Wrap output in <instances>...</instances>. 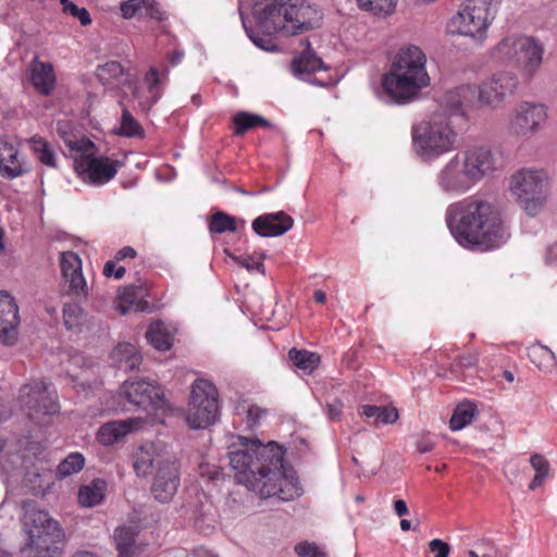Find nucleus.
<instances>
[{"label": "nucleus", "instance_id": "nucleus-15", "mask_svg": "<svg viewBox=\"0 0 557 557\" xmlns=\"http://www.w3.org/2000/svg\"><path fill=\"white\" fill-rule=\"evenodd\" d=\"M121 394L129 404L141 407L145 410L148 407L160 408L164 404L162 387L145 380L125 381L121 386Z\"/></svg>", "mask_w": 557, "mask_h": 557}, {"label": "nucleus", "instance_id": "nucleus-11", "mask_svg": "<svg viewBox=\"0 0 557 557\" xmlns=\"http://www.w3.org/2000/svg\"><path fill=\"white\" fill-rule=\"evenodd\" d=\"M122 165L123 163L119 160L94 154H81L74 160V170L77 175L94 185H103L110 182Z\"/></svg>", "mask_w": 557, "mask_h": 557}, {"label": "nucleus", "instance_id": "nucleus-61", "mask_svg": "<svg viewBox=\"0 0 557 557\" xmlns=\"http://www.w3.org/2000/svg\"><path fill=\"white\" fill-rule=\"evenodd\" d=\"M82 311L81 307L77 305H65L63 308V314L65 319V324H69L70 318H76L77 314Z\"/></svg>", "mask_w": 557, "mask_h": 557}, {"label": "nucleus", "instance_id": "nucleus-22", "mask_svg": "<svg viewBox=\"0 0 557 557\" xmlns=\"http://www.w3.org/2000/svg\"><path fill=\"white\" fill-rule=\"evenodd\" d=\"M304 50L294 57L290 67L295 76L305 79L306 76L311 75L318 71H329L330 66L317 54L308 38L300 40Z\"/></svg>", "mask_w": 557, "mask_h": 557}, {"label": "nucleus", "instance_id": "nucleus-43", "mask_svg": "<svg viewBox=\"0 0 557 557\" xmlns=\"http://www.w3.org/2000/svg\"><path fill=\"white\" fill-rule=\"evenodd\" d=\"M124 74V67L117 61H109L100 64L96 69V76L103 84L107 85L111 79H115Z\"/></svg>", "mask_w": 557, "mask_h": 557}, {"label": "nucleus", "instance_id": "nucleus-33", "mask_svg": "<svg viewBox=\"0 0 557 557\" xmlns=\"http://www.w3.org/2000/svg\"><path fill=\"white\" fill-rule=\"evenodd\" d=\"M208 230L211 234L235 233L237 219L225 211L216 210L208 216Z\"/></svg>", "mask_w": 557, "mask_h": 557}, {"label": "nucleus", "instance_id": "nucleus-38", "mask_svg": "<svg viewBox=\"0 0 557 557\" xmlns=\"http://www.w3.org/2000/svg\"><path fill=\"white\" fill-rule=\"evenodd\" d=\"M30 145L34 153L42 164L49 168H57L55 153L45 138L34 136L30 138Z\"/></svg>", "mask_w": 557, "mask_h": 557}, {"label": "nucleus", "instance_id": "nucleus-3", "mask_svg": "<svg viewBox=\"0 0 557 557\" xmlns=\"http://www.w3.org/2000/svg\"><path fill=\"white\" fill-rule=\"evenodd\" d=\"M418 46L401 47L382 74L379 97L389 104L405 106L418 98Z\"/></svg>", "mask_w": 557, "mask_h": 557}, {"label": "nucleus", "instance_id": "nucleus-32", "mask_svg": "<svg viewBox=\"0 0 557 557\" xmlns=\"http://www.w3.org/2000/svg\"><path fill=\"white\" fill-rule=\"evenodd\" d=\"M107 482L102 479H95L89 484L83 485L78 491V502L84 507L99 505L106 495Z\"/></svg>", "mask_w": 557, "mask_h": 557}, {"label": "nucleus", "instance_id": "nucleus-44", "mask_svg": "<svg viewBox=\"0 0 557 557\" xmlns=\"http://www.w3.org/2000/svg\"><path fill=\"white\" fill-rule=\"evenodd\" d=\"M60 268L62 276L64 278H69L70 275H73L82 270V260L79 256L74 251H63L61 252Z\"/></svg>", "mask_w": 557, "mask_h": 557}, {"label": "nucleus", "instance_id": "nucleus-27", "mask_svg": "<svg viewBox=\"0 0 557 557\" xmlns=\"http://www.w3.org/2000/svg\"><path fill=\"white\" fill-rule=\"evenodd\" d=\"M177 327L162 320L152 321L147 331L146 338L152 348H172L175 345Z\"/></svg>", "mask_w": 557, "mask_h": 557}, {"label": "nucleus", "instance_id": "nucleus-23", "mask_svg": "<svg viewBox=\"0 0 557 557\" xmlns=\"http://www.w3.org/2000/svg\"><path fill=\"white\" fill-rule=\"evenodd\" d=\"M543 47L533 38L520 36L516 42V62L529 75H533L542 64Z\"/></svg>", "mask_w": 557, "mask_h": 557}, {"label": "nucleus", "instance_id": "nucleus-13", "mask_svg": "<svg viewBox=\"0 0 557 557\" xmlns=\"http://www.w3.org/2000/svg\"><path fill=\"white\" fill-rule=\"evenodd\" d=\"M290 0H253L252 13L258 27L268 34L282 33L286 26L285 10Z\"/></svg>", "mask_w": 557, "mask_h": 557}, {"label": "nucleus", "instance_id": "nucleus-55", "mask_svg": "<svg viewBox=\"0 0 557 557\" xmlns=\"http://www.w3.org/2000/svg\"><path fill=\"white\" fill-rule=\"evenodd\" d=\"M126 273L125 267H117L114 260H109L104 263L103 275L106 277L122 278Z\"/></svg>", "mask_w": 557, "mask_h": 557}, {"label": "nucleus", "instance_id": "nucleus-53", "mask_svg": "<svg viewBox=\"0 0 557 557\" xmlns=\"http://www.w3.org/2000/svg\"><path fill=\"white\" fill-rule=\"evenodd\" d=\"M145 14L146 16L162 22L166 20L165 12L161 10L159 3L154 0H145Z\"/></svg>", "mask_w": 557, "mask_h": 557}, {"label": "nucleus", "instance_id": "nucleus-48", "mask_svg": "<svg viewBox=\"0 0 557 557\" xmlns=\"http://www.w3.org/2000/svg\"><path fill=\"white\" fill-rule=\"evenodd\" d=\"M69 283L67 293L76 298H87V283L83 275V271L70 275L69 278H64Z\"/></svg>", "mask_w": 557, "mask_h": 557}, {"label": "nucleus", "instance_id": "nucleus-54", "mask_svg": "<svg viewBox=\"0 0 557 557\" xmlns=\"http://www.w3.org/2000/svg\"><path fill=\"white\" fill-rule=\"evenodd\" d=\"M429 552L433 554L434 557H448L450 547L446 542L434 539L429 543Z\"/></svg>", "mask_w": 557, "mask_h": 557}, {"label": "nucleus", "instance_id": "nucleus-47", "mask_svg": "<svg viewBox=\"0 0 557 557\" xmlns=\"http://www.w3.org/2000/svg\"><path fill=\"white\" fill-rule=\"evenodd\" d=\"M528 357L540 370H548L556 366L553 350H530Z\"/></svg>", "mask_w": 557, "mask_h": 557}, {"label": "nucleus", "instance_id": "nucleus-46", "mask_svg": "<svg viewBox=\"0 0 557 557\" xmlns=\"http://www.w3.org/2000/svg\"><path fill=\"white\" fill-rule=\"evenodd\" d=\"M518 37H505L493 50V55L502 61L516 59V42Z\"/></svg>", "mask_w": 557, "mask_h": 557}, {"label": "nucleus", "instance_id": "nucleus-36", "mask_svg": "<svg viewBox=\"0 0 557 557\" xmlns=\"http://www.w3.org/2000/svg\"><path fill=\"white\" fill-rule=\"evenodd\" d=\"M530 465L535 471V475L529 484V490L535 491L550 476V463L545 456L541 454H533L530 457Z\"/></svg>", "mask_w": 557, "mask_h": 557}, {"label": "nucleus", "instance_id": "nucleus-4", "mask_svg": "<svg viewBox=\"0 0 557 557\" xmlns=\"http://www.w3.org/2000/svg\"><path fill=\"white\" fill-rule=\"evenodd\" d=\"M22 530L27 535L25 549L30 557H54L63 533L58 521L33 499L21 503Z\"/></svg>", "mask_w": 557, "mask_h": 557}, {"label": "nucleus", "instance_id": "nucleus-17", "mask_svg": "<svg viewBox=\"0 0 557 557\" xmlns=\"http://www.w3.org/2000/svg\"><path fill=\"white\" fill-rule=\"evenodd\" d=\"M462 165L475 183L497 169V158L486 147H471L463 151Z\"/></svg>", "mask_w": 557, "mask_h": 557}, {"label": "nucleus", "instance_id": "nucleus-51", "mask_svg": "<svg viewBox=\"0 0 557 557\" xmlns=\"http://www.w3.org/2000/svg\"><path fill=\"white\" fill-rule=\"evenodd\" d=\"M295 553L300 557H326L314 543L301 542L295 546Z\"/></svg>", "mask_w": 557, "mask_h": 557}, {"label": "nucleus", "instance_id": "nucleus-24", "mask_svg": "<svg viewBox=\"0 0 557 557\" xmlns=\"http://www.w3.org/2000/svg\"><path fill=\"white\" fill-rule=\"evenodd\" d=\"M28 79L41 96H50L57 83L52 63L41 62L36 57L30 64Z\"/></svg>", "mask_w": 557, "mask_h": 557}, {"label": "nucleus", "instance_id": "nucleus-16", "mask_svg": "<svg viewBox=\"0 0 557 557\" xmlns=\"http://www.w3.org/2000/svg\"><path fill=\"white\" fill-rule=\"evenodd\" d=\"M18 306L7 290H0V344L13 346L17 342Z\"/></svg>", "mask_w": 557, "mask_h": 557}, {"label": "nucleus", "instance_id": "nucleus-45", "mask_svg": "<svg viewBox=\"0 0 557 557\" xmlns=\"http://www.w3.org/2000/svg\"><path fill=\"white\" fill-rule=\"evenodd\" d=\"M114 359H119L120 368L125 371H133L139 367L143 361L140 350H113Z\"/></svg>", "mask_w": 557, "mask_h": 557}, {"label": "nucleus", "instance_id": "nucleus-18", "mask_svg": "<svg viewBox=\"0 0 557 557\" xmlns=\"http://www.w3.org/2000/svg\"><path fill=\"white\" fill-rule=\"evenodd\" d=\"M546 116L545 106L523 102L518 106L510 126L516 135L527 136L536 132L540 124L546 120Z\"/></svg>", "mask_w": 557, "mask_h": 557}, {"label": "nucleus", "instance_id": "nucleus-14", "mask_svg": "<svg viewBox=\"0 0 557 557\" xmlns=\"http://www.w3.org/2000/svg\"><path fill=\"white\" fill-rule=\"evenodd\" d=\"M181 484L180 467L176 461L165 460L159 463L153 476L150 493L152 497L161 503L169 504Z\"/></svg>", "mask_w": 557, "mask_h": 557}, {"label": "nucleus", "instance_id": "nucleus-59", "mask_svg": "<svg viewBox=\"0 0 557 557\" xmlns=\"http://www.w3.org/2000/svg\"><path fill=\"white\" fill-rule=\"evenodd\" d=\"M344 405L341 400L335 399L333 403L327 404L329 418L338 421L343 416Z\"/></svg>", "mask_w": 557, "mask_h": 557}, {"label": "nucleus", "instance_id": "nucleus-8", "mask_svg": "<svg viewBox=\"0 0 557 557\" xmlns=\"http://www.w3.org/2000/svg\"><path fill=\"white\" fill-rule=\"evenodd\" d=\"M547 185V176L543 171L522 169L511 176L510 190L525 212L534 216L546 202Z\"/></svg>", "mask_w": 557, "mask_h": 557}, {"label": "nucleus", "instance_id": "nucleus-35", "mask_svg": "<svg viewBox=\"0 0 557 557\" xmlns=\"http://www.w3.org/2000/svg\"><path fill=\"white\" fill-rule=\"evenodd\" d=\"M360 414L373 418L375 425L394 423L398 419V411L392 406L363 405L360 407Z\"/></svg>", "mask_w": 557, "mask_h": 557}, {"label": "nucleus", "instance_id": "nucleus-20", "mask_svg": "<svg viewBox=\"0 0 557 557\" xmlns=\"http://www.w3.org/2000/svg\"><path fill=\"white\" fill-rule=\"evenodd\" d=\"M293 226L294 219L284 211L263 213L251 223L252 231L260 237H278L292 230Z\"/></svg>", "mask_w": 557, "mask_h": 557}, {"label": "nucleus", "instance_id": "nucleus-63", "mask_svg": "<svg viewBox=\"0 0 557 557\" xmlns=\"http://www.w3.org/2000/svg\"><path fill=\"white\" fill-rule=\"evenodd\" d=\"M394 509L399 517L405 516L408 512L407 504L403 499L395 500Z\"/></svg>", "mask_w": 557, "mask_h": 557}, {"label": "nucleus", "instance_id": "nucleus-39", "mask_svg": "<svg viewBox=\"0 0 557 557\" xmlns=\"http://www.w3.org/2000/svg\"><path fill=\"white\" fill-rule=\"evenodd\" d=\"M240 18L247 36L256 47L269 52H274L278 50L277 45L271 37L272 34H268L267 32L261 30L262 34L260 35L259 33L255 32L251 26L247 25L246 17L243 12H240Z\"/></svg>", "mask_w": 557, "mask_h": 557}, {"label": "nucleus", "instance_id": "nucleus-40", "mask_svg": "<svg viewBox=\"0 0 557 557\" xmlns=\"http://www.w3.org/2000/svg\"><path fill=\"white\" fill-rule=\"evenodd\" d=\"M115 135L133 138L144 137L145 132L143 126L136 121L132 113L124 109L121 116V126L114 131Z\"/></svg>", "mask_w": 557, "mask_h": 557}, {"label": "nucleus", "instance_id": "nucleus-52", "mask_svg": "<svg viewBox=\"0 0 557 557\" xmlns=\"http://www.w3.org/2000/svg\"><path fill=\"white\" fill-rule=\"evenodd\" d=\"M145 0H127L121 3V13L124 18L134 17L141 9H144Z\"/></svg>", "mask_w": 557, "mask_h": 557}, {"label": "nucleus", "instance_id": "nucleus-57", "mask_svg": "<svg viewBox=\"0 0 557 557\" xmlns=\"http://www.w3.org/2000/svg\"><path fill=\"white\" fill-rule=\"evenodd\" d=\"M431 85V77L426 69V55L420 49V90Z\"/></svg>", "mask_w": 557, "mask_h": 557}, {"label": "nucleus", "instance_id": "nucleus-28", "mask_svg": "<svg viewBox=\"0 0 557 557\" xmlns=\"http://www.w3.org/2000/svg\"><path fill=\"white\" fill-rule=\"evenodd\" d=\"M164 461L165 460H160L157 445L148 442L139 446L135 451L133 467L137 475L147 476L151 472L154 463H157L158 468L159 463Z\"/></svg>", "mask_w": 557, "mask_h": 557}, {"label": "nucleus", "instance_id": "nucleus-21", "mask_svg": "<svg viewBox=\"0 0 557 557\" xmlns=\"http://www.w3.org/2000/svg\"><path fill=\"white\" fill-rule=\"evenodd\" d=\"M440 186L446 191H465L473 184L462 160L454 157L442 170L438 176Z\"/></svg>", "mask_w": 557, "mask_h": 557}, {"label": "nucleus", "instance_id": "nucleus-26", "mask_svg": "<svg viewBox=\"0 0 557 557\" xmlns=\"http://www.w3.org/2000/svg\"><path fill=\"white\" fill-rule=\"evenodd\" d=\"M140 421L137 419L110 421L100 426L97 433L98 441L110 446L122 441L126 435L138 428Z\"/></svg>", "mask_w": 557, "mask_h": 557}, {"label": "nucleus", "instance_id": "nucleus-37", "mask_svg": "<svg viewBox=\"0 0 557 557\" xmlns=\"http://www.w3.org/2000/svg\"><path fill=\"white\" fill-rule=\"evenodd\" d=\"M288 355L293 364L306 373L315 370L321 361L320 356L311 350H288Z\"/></svg>", "mask_w": 557, "mask_h": 557}, {"label": "nucleus", "instance_id": "nucleus-34", "mask_svg": "<svg viewBox=\"0 0 557 557\" xmlns=\"http://www.w3.org/2000/svg\"><path fill=\"white\" fill-rule=\"evenodd\" d=\"M479 414L476 406L471 401L460 403L449 420V426L453 431H459L469 425Z\"/></svg>", "mask_w": 557, "mask_h": 557}, {"label": "nucleus", "instance_id": "nucleus-58", "mask_svg": "<svg viewBox=\"0 0 557 557\" xmlns=\"http://www.w3.org/2000/svg\"><path fill=\"white\" fill-rule=\"evenodd\" d=\"M145 81L148 84L149 91H153L158 88L160 83V74L156 66H150L146 73Z\"/></svg>", "mask_w": 557, "mask_h": 557}, {"label": "nucleus", "instance_id": "nucleus-10", "mask_svg": "<svg viewBox=\"0 0 557 557\" xmlns=\"http://www.w3.org/2000/svg\"><path fill=\"white\" fill-rule=\"evenodd\" d=\"M287 8L285 36H297L322 26L323 12L319 5L310 4L305 0H290Z\"/></svg>", "mask_w": 557, "mask_h": 557}, {"label": "nucleus", "instance_id": "nucleus-30", "mask_svg": "<svg viewBox=\"0 0 557 557\" xmlns=\"http://www.w3.org/2000/svg\"><path fill=\"white\" fill-rule=\"evenodd\" d=\"M137 534L138 531L135 527L123 525L115 529L113 540L119 557H133L137 553Z\"/></svg>", "mask_w": 557, "mask_h": 557}, {"label": "nucleus", "instance_id": "nucleus-5", "mask_svg": "<svg viewBox=\"0 0 557 557\" xmlns=\"http://www.w3.org/2000/svg\"><path fill=\"white\" fill-rule=\"evenodd\" d=\"M502 0H466L448 23L451 34L469 36L482 44L486 29L495 18Z\"/></svg>", "mask_w": 557, "mask_h": 557}, {"label": "nucleus", "instance_id": "nucleus-9", "mask_svg": "<svg viewBox=\"0 0 557 557\" xmlns=\"http://www.w3.org/2000/svg\"><path fill=\"white\" fill-rule=\"evenodd\" d=\"M456 132L445 121L428 123L420 133V160L432 161L453 149Z\"/></svg>", "mask_w": 557, "mask_h": 557}, {"label": "nucleus", "instance_id": "nucleus-62", "mask_svg": "<svg viewBox=\"0 0 557 557\" xmlns=\"http://www.w3.org/2000/svg\"><path fill=\"white\" fill-rule=\"evenodd\" d=\"M137 256L136 250L131 246H125L122 249H120L115 255V260H124L126 258H135Z\"/></svg>", "mask_w": 557, "mask_h": 557}, {"label": "nucleus", "instance_id": "nucleus-64", "mask_svg": "<svg viewBox=\"0 0 557 557\" xmlns=\"http://www.w3.org/2000/svg\"><path fill=\"white\" fill-rule=\"evenodd\" d=\"M184 58V52L182 50H174L170 55V63L172 65H177L182 59Z\"/></svg>", "mask_w": 557, "mask_h": 557}, {"label": "nucleus", "instance_id": "nucleus-50", "mask_svg": "<svg viewBox=\"0 0 557 557\" xmlns=\"http://www.w3.org/2000/svg\"><path fill=\"white\" fill-rule=\"evenodd\" d=\"M65 144L71 151L81 152V154H90L89 151L96 148L95 143L85 136L78 140H66Z\"/></svg>", "mask_w": 557, "mask_h": 557}, {"label": "nucleus", "instance_id": "nucleus-6", "mask_svg": "<svg viewBox=\"0 0 557 557\" xmlns=\"http://www.w3.org/2000/svg\"><path fill=\"white\" fill-rule=\"evenodd\" d=\"M219 414V392L215 385L205 379H197L190 389L186 421L191 429H206L213 424Z\"/></svg>", "mask_w": 557, "mask_h": 557}, {"label": "nucleus", "instance_id": "nucleus-60", "mask_svg": "<svg viewBox=\"0 0 557 557\" xmlns=\"http://www.w3.org/2000/svg\"><path fill=\"white\" fill-rule=\"evenodd\" d=\"M242 267L246 268L247 270H258L259 272H261L262 274H264V264L262 263V261H257V262H253L252 261V257H247V258H236L235 259Z\"/></svg>", "mask_w": 557, "mask_h": 557}, {"label": "nucleus", "instance_id": "nucleus-19", "mask_svg": "<svg viewBox=\"0 0 557 557\" xmlns=\"http://www.w3.org/2000/svg\"><path fill=\"white\" fill-rule=\"evenodd\" d=\"M446 107L453 115H467V111L481 106L479 91L475 85L463 84L450 89L445 95Z\"/></svg>", "mask_w": 557, "mask_h": 557}, {"label": "nucleus", "instance_id": "nucleus-25", "mask_svg": "<svg viewBox=\"0 0 557 557\" xmlns=\"http://www.w3.org/2000/svg\"><path fill=\"white\" fill-rule=\"evenodd\" d=\"M27 172L18 161V150L5 137L0 136V175L5 180H14Z\"/></svg>", "mask_w": 557, "mask_h": 557}, {"label": "nucleus", "instance_id": "nucleus-2", "mask_svg": "<svg viewBox=\"0 0 557 557\" xmlns=\"http://www.w3.org/2000/svg\"><path fill=\"white\" fill-rule=\"evenodd\" d=\"M445 220L456 242L473 251L497 249L510 237L498 208L485 200L466 199L451 203Z\"/></svg>", "mask_w": 557, "mask_h": 557}, {"label": "nucleus", "instance_id": "nucleus-1", "mask_svg": "<svg viewBox=\"0 0 557 557\" xmlns=\"http://www.w3.org/2000/svg\"><path fill=\"white\" fill-rule=\"evenodd\" d=\"M227 456L237 482L260 497L288 502L300 495L299 481L292 469L285 468L284 450L277 444L264 445L257 438L236 435Z\"/></svg>", "mask_w": 557, "mask_h": 557}, {"label": "nucleus", "instance_id": "nucleus-41", "mask_svg": "<svg viewBox=\"0 0 557 557\" xmlns=\"http://www.w3.org/2000/svg\"><path fill=\"white\" fill-rule=\"evenodd\" d=\"M359 8L373 15H389L394 12L397 0H357Z\"/></svg>", "mask_w": 557, "mask_h": 557}, {"label": "nucleus", "instance_id": "nucleus-49", "mask_svg": "<svg viewBox=\"0 0 557 557\" xmlns=\"http://www.w3.org/2000/svg\"><path fill=\"white\" fill-rule=\"evenodd\" d=\"M60 4L62 5V11L65 14L77 18L83 26L91 24L92 21L86 8H79L71 0H60Z\"/></svg>", "mask_w": 557, "mask_h": 557}, {"label": "nucleus", "instance_id": "nucleus-7", "mask_svg": "<svg viewBox=\"0 0 557 557\" xmlns=\"http://www.w3.org/2000/svg\"><path fill=\"white\" fill-rule=\"evenodd\" d=\"M18 400L22 411L37 425L48 424L60 410L55 391L44 381L24 385Z\"/></svg>", "mask_w": 557, "mask_h": 557}, {"label": "nucleus", "instance_id": "nucleus-42", "mask_svg": "<svg viewBox=\"0 0 557 557\" xmlns=\"http://www.w3.org/2000/svg\"><path fill=\"white\" fill-rule=\"evenodd\" d=\"M84 465L85 459L83 455L79 453H72L58 466V476L63 479L77 473L83 469Z\"/></svg>", "mask_w": 557, "mask_h": 557}, {"label": "nucleus", "instance_id": "nucleus-29", "mask_svg": "<svg viewBox=\"0 0 557 557\" xmlns=\"http://www.w3.org/2000/svg\"><path fill=\"white\" fill-rule=\"evenodd\" d=\"M144 290L143 284H131L120 288L117 296L120 300L117 307L120 313L125 315L133 306L136 307V311H145L148 307V302L140 299L144 296Z\"/></svg>", "mask_w": 557, "mask_h": 557}, {"label": "nucleus", "instance_id": "nucleus-12", "mask_svg": "<svg viewBox=\"0 0 557 557\" xmlns=\"http://www.w3.org/2000/svg\"><path fill=\"white\" fill-rule=\"evenodd\" d=\"M518 78L510 72H497L484 79L479 86V100L482 107L499 108L507 97L515 94Z\"/></svg>", "mask_w": 557, "mask_h": 557}, {"label": "nucleus", "instance_id": "nucleus-56", "mask_svg": "<svg viewBox=\"0 0 557 557\" xmlns=\"http://www.w3.org/2000/svg\"><path fill=\"white\" fill-rule=\"evenodd\" d=\"M267 411L257 405H251L247 409V425L248 428L256 426L260 419L265 416Z\"/></svg>", "mask_w": 557, "mask_h": 557}, {"label": "nucleus", "instance_id": "nucleus-31", "mask_svg": "<svg viewBox=\"0 0 557 557\" xmlns=\"http://www.w3.org/2000/svg\"><path fill=\"white\" fill-rule=\"evenodd\" d=\"M234 135L243 136L257 127L273 128L274 125L260 114L239 111L233 116Z\"/></svg>", "mask_w": 557, "mask_h": 557}]
</instances>
